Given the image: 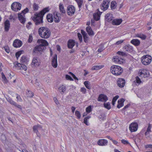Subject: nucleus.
Returning a JSON list of instances; mask_svg holds the SVG:
<instances>
[{
    "mask_svg": "<svg viewBox=\"0 0 152 152\" xmlns=\"http://www.w3.org/2000/svg\"><path fill=\"white\" fill-rule=\"evenodd\" d=\"M1 74L2 78L3 79L4 82L6 83L7 82V80L3 72H2Z\"/></svg>",
    "mask_w": 152,
    "mask_h": 152,
    "instance_id": "c03bdc74",
    "label": "nucleus"
},
{
    "mask_svg": "<svg viewBox=\"0 0 152 152\" xmlns=\"http://www.w3.org/2000/svg\"><path fill=\"white\" fill-rule=\"evenodd\" d=\"M42 127L40 125H35L33 127V130L34 132L37 133L38 130L41 129Z\"/></svg>",
    "mask_w": 152,
    "mask_h": 152,
    "instance_id": "2f4dec72",
    "label": "nucleus"
},
{
    "mask_svg": "<svg viewBox=\"0 0 152 152\" xmlns=\"http://www.w3.org/2000/svg\"><path fill=\"white\" fill-rule=\"evenodd\" d=\"M51 65L54 68H56L57 67V55L56 54L54 56L52 60Z\"/></svg>",
    "mask_w": 152,
    "mask_h": 152,
    "instance_id": "2eb2a0df",
    "label": "nucleus"
},
{
    "mask_svg": "<svg viewBox=\"0 0 152 152\" xmlns=\"http://www.w3.org/2000/svg\"><path fill=\"white\" fill-rule=\"evenodd\" d=\"M121 142L124 144H128L129 142L128 141L125 140H121Z\"/></svg>",
    "mask_w": 152,
    "mask_h": 152,
    "instance_id": "e2e57ef3",
    "label": "nucleus"
},
{
    "mask_svg": "<svg viewBox=\"0 0 152 152\" xmlns=\"http://www.w3.org/2000/svg\"><path fill=\"white\" fill-rule=\"evenodd\" d=\"M14 105L17 108L20 109L21 110H22L21 106L20 105L17 104L16 103H15V104H14Z\"/></svg>",
    "mask_w": 152,
    "mask_h": 152,
    "instance_id": "052dcab7",
    "label": "nucleus"
},
{
    "mask_svg": "<svg viewBox=\"0 0 152 152\" xmlns=\"http://www.w3.org/2000/svg\"><path fill=\"white\" fill-rule=\"evenodd\" d=\"M21 7V4L17 2L13 3L11 5L12 9L15 11H17L19 10H20Z\"/></svg>",
    "mask_w": 152,
    "mask_h": 152,
    "instance_id": "6e6552de",
    "label": "nucleus"
},
{
    "mask_svg": "<svg viewBox=\"0 0 152 152\" xmlns=\"http://www.w3.org/2000/svg\"><path fill=\"white\" fill-rule=\"evenodd\" d=\"M48 8H45L39 13H36L33 18V20L35 24L38 25L42 23V19L43 15L47 12L49 11Z\"/></svg>",
    "mask_w": 152,
    "mask_h": 152,
    "instance_id": "f257e3e1",
    "label": "nucleus"
},
{
    "mask_svg": "<svg viewBox=\"0 0 152 152\" xmlns=\"http://www.w3.org/2000/svg\"><path fill=\"white\" fill-rule=\"evenodd\" d=\"M101 14V13L99 12L94 13L93 14V17L94 19L96 21L99 20L100 18Z\"/></svg>",
    "mask_w": 152,
    "mask_h": 152,
    "instance_id": "393cba45",
    "label": "nucleus"
},
{
    "mask_svg": "<svg viewBox=\"0 0 152 152\" xmlns=\"http://www.w3.org/2000/svg\"><path fill=\"white\" fill-rule=\"evenodd\" d=\"M75 11V7L73 6H69L67 8V13L69 15H72L73 14Z\"/></svg>",
    "mask_w": 152,
    "mask_h": 152,
    "instance_id": "ddd939ff",
    "label": "nucleus"
},
{
    "mask_svg": "<svg viewBox=\"0 0 152 152\" xmlns=\"http://www.w3.org/2000/svg\"><path fill=\"white\" fill-rule=\"evenodd\" d=\"M75 115L79 119L80 118L81 115L79 111H76L75 112Z\"/></svg>",
    "mask_w": 152,
    "mask_h": 152,
    "instance_id": "a18cd8bd",
    "label": "nucleus"
},
{
    "mask_svg": "<svg viewBox=\"0 0 152 152\" xmlns=\"http://www.w3.org/2000/svg\"><path fill=\"white\" fill-rule=\"evenodd\" d=\"M124 50L129 53L132 52L133 50V47L129 45L124 46Z\"/></svg>",
    "mask_w": 152,
    "mask_h": 152,
    "instance_id": "412c9836",
    "label": "nucleus"
},
{
    "mask_svg": "<svg viewBox=\"0 0 152 152\" xmlns=\"http://www.w3.org/2000/svg\"><path fill=\"white\" fill-rule=\"evenodd\" d=\"M27 61V60L25 56H22L20 59V62L21 63H26Z\"/></svg>",
    "mask_w": 152,
    "mask_h": 152,
    "instance_id": "e433bc0d",
    "label": "nucleus"
},
{
    "mask_svg": "<svg viewBox=\"0 0 152 152\" xmlns=\"http://www.w3.org/2000/svg\"><path fill=\"white\" fill-rule=\"evenodd\" d=\"M107 141L105 139L99 140L97 142L98 144L100 146H104L107 145Z\"/></svg>",
    "mask_w": 152,
    "mask_h": 152,
    "instance_id": "6ab92c4d",
    "label": "nucleus"
},
{
    "mask_svg": "<svg viewBox=\"0 0 152 152\" xmlns=\"http://www.w3.org/2000/svg\"><path fill=\"white\" fill-rule=\"evenodd\" d=\"M137 37L143 39H145L146 37L145 35L142 34H137Z\"/></svg>",
    "mask_w": 152,
    "mask_h": 152,
    "instance_id": "ea45409f",
    "label": "nucleus"
},
{
    "mask_svg": "<svg viewBox=\"0 0 152 152\" xmlns=\"http://www.w3.org/2000/svg\"><path fill=\"white\" fill-rule=\"evenodd\" d=\"M116 3L115 1H112L111 4V7L112 9H114L115 8Z\"/></svg>",
    "mask_w": 152,
    "mask_h": 152,
    "instance_id": "58836bf2",
    "label": "nucleus"
},
{
    "mask_svg": "<svg viewBox=\"0 0 152 152\" xmlns=\"http://www.w3.org/2000/svg\"><path fill=\"white\" fill-rule=\"evenodd\" d=\"M66 90V86L63 85H61L59 87L58 89V91L62 94H64V93L65 92Z\"/></svg>",
    "mask_w": 152,
    "mask_h": 152,
    "instance_id": "aec40b11",
    "label": "nucleus"
},
{
    "mask_svg": "<svg viewBox=\"0 0 152 152\" xmlns=\"http://www.w3.org/2000/svg\"><path fill=\"white\" fill-rule=\"evenodd\" d=\"M110 70L112 73L116 75H120L123 72L122 68L117 65H113L110 68Z\"/></svg>",
    "mask_w": 152,
    "mask_h": 152,
    "instance_id": "20e7f679",
    "label": "nucleus"
},
{
    "mask_svg": "<svg viewBox=\"0 0 152 152\" xmlns=\"http://www.w3.org/2000/svg\"><path fill=\"white\" fill-rule=\"evenodd\" d=\"M151 124H148V128H147L146 131H147V132H151Z\"/></svg>",
    "mask_w": 152,
    "mask_h": 152,
    "instance_id": "5fc2aeb1",
    "label": "nucleus"
},
{
    "mask_svg": "<svg viewBox=\"0 0 152 152\" xmlns=\"http://www.w3.org/2000/svg\"><path fill=\"white\" fill-rule=\"evenodd\" d=\"M125 81L123 79H118L117 81V85L120 87H123L125 85Z\"/></svg>",
    "mask_w": 152,
    "mask_h": 152,
    "instance_id": "f3484780",
    "label": "nucleus"
},
{
    "mask_svg": "<svg viewBox=\"0 0 152 152\" xmlns=\"http://www.w3.org/2000/svg\"><path fill=\"white\" fill-rule=\"evenodd\" d=\"M105 20L107 21H110L113 19V17L111 13H107L105 15Z\"/></svg>",
    "mask_w": 152,
    "mask_h": 152,
    "instance_id": "5701e85b",
    "label": "nucleus"
},
{
    "mask_svg": "<svg viewBox=\"0 0 152 152\" xmlns=\"http://www.w3.org/2000/svg\"><path fill=\"white\" fill-rule=\"evenodd\" d=\"M117 54H118L119 55L122 56H124L126 55V54L125 53L123 52H121L120 51H118L117 52Z\"/></svg>",
    "mask_w": 152,
    "mask_h": 152,
    "instance_id": "603ef678",
    "label": "nucleus"
},
{
    "mask_svg": "<svg viewBox=\"0 0 152 152\" xmlns=\"http://www.w3.org/2000/svg\"><path fill=\"white\" fill-rule=\"evenodd\" d=\"M80 91L83 94H85L86 92V90L85 88L84 87H82L80 88Z\"/></svg>",
    "mask_w": 152,
    "mask_h": 152,
    "instance_id": "de8ad7c7",
    "label": "nucleus"
},
{
    "mask_svg": "<svg viewBox=\"0 0 152 152\" xmlns=\"http://www.w3.org/2000/svg\"><path fill=\"white\" fill-rule=\"evenodd\" d=\"M90 118V116H88L85 117L84 120V123L86 124V125H88V123L87 120Z\"/></svg>",
    "mask_w": 152,
    "mask_h": 152,
    "instance_id": "37998d69",
    "label": "nucleus"
},
{
    "mask_svg": "<svg viewBox=\"0 0 152 152\" xmlns=\"http://www.w3.org/2000/svg\"><path fill=\"white\" fill-rule=\"evenodd\" d=\"M7 100L10 103V104L12 105H14V104H15L16 102L12 101V99L10 98H8L7 99Z\"/></svg>",
    "mask_w": 152,
    "mask_h": 152,
    "instance_id": "49530a36",
    "label": "nucleus"
},
{
    "mask_svg": "<svg viewBox=\"0 0 152 152\" xmlns=\"http://www.w3.org/2000/svg\"><path fill=\"white\" fill-rule=\"evenodd\" d=\"M107 100V97L105 95L103 94H100L98 98V100L99 101L105 102Z\"/></svg>",
    "mask_w": 152,
    "mask_h": 152,
    "instance_id": "dca6fc26",
    "label": "nucleus"
},
{
    "mask_svg": "<svg viewBox=\"0 0 152 152\" xmlns=\"http://www.w3.org/2000/svg\"><path fill=\"white\" fill-rule=\"evenodd\" d=\"M5 29L6 31H7L9 29L10 26V23L8 20H6L4 23Z\"/></svg>",
    "mask_w": 152,
    "mask_h": 152,
    "instance_id": "7c9ffc66",
    "label": "nucleus"
},
{
    "mask_svg": "<svg viewBox=\"0 0 152 152\" xmlns=\"http://www.w3.org/2000/svg\"><path fill=\"white\" fill-rule=\"evenodd\" d=\"M145 148H152V145L151 144L147 145L145 146Z\"/></svg>",
    "mask_w": 152,
    "mask_h": 152,
    "instance_id": "0e129e2a",
    "label": "nucleus"
},
{
    "mask_svg": "<svg viewBox=\"0 0 152 152\" xmlns=\"http://www.w3.org/2000/svg\"><path fill=\"white\" fill-rule=\"evenodd\" d=\"M4 48V50L7 53H9L10 52V50L9 48L7 47H5Z\"/></svg>",
    "mask_w": 152,
    "mask_h": 152,
    "instance_id": "bf43d9fd",
    "label": "nucleus"
},
{
    "mask_svg": "<svg viewBox=\"0 0 152 152\" xmlns=\"http://www.w3.org/2000/svg\"><path fill=\"white\" fill-rule=\"evenodd\" d=\"M37 42L39 44V45L35 47L33 50V52L36 53H37L38 52L42 51L44 50V47L48 45V42L46 40L42 39H38Z\"/></svg>",
    "mask_w": 152,
    "mask_h": 152,
    "instance_id": "f03ea898",
    "label": "nucleus"
},
{
    "mask_svg": "<svg viewBox=\"0 0 152 152\" xmlns=\"http://www.w3.org/2000/svg\"><path fill=\"white\" fill-rule=\"evenodd\" d=\"M75 42L73 40H70L68 43V47L69 48H72L75 45Z\"/></svg>",
    "mask_w": 152,
    "mask_h": 152,
    "instance_id": "c85d7f7f",
    "label": "nucleus"
},
{
    "mask_svg": "<svg viewBox=\"0 0 152 152\" xmlns=\"http://www.w3.org/2000/svg\"><path fill=\"white\" fill-rule=\"evenodd\" d=\"M104 107L108 110L111 108V106L109 102L104 103Z\"/></svg>",
    "mask_w": 152,
    "mask_h": 152,
    "instance_id": "f704fd0d",
    "label": "nucleus"
},
{
    "mask_svg": "<svg viewBox=\"0 0 152 152\" xmlns=\"http://www.w3.org/2000/svg\"><path fill=\"white\" fill-rule=\"evenodd\" d=\"M104 66L103 65H96L93 66L92 68V70H98L102 69Z\"/></svg>",
    "mask_w": 152,
    "mask_h": 152,
    "instance_id": "473e14b6",
    "label": "nucleus"
},
{
    "mask_svg": "<svg viewBox=\"0 0 152 152\" xmlns=\"http://www.w3.org/2000/svg\"><path fill=\"white\" fill-rule=\"evenodd\" d=\"M86 31L89 35H93L94 34V32L90 26H88L86 28Z\"/></svg>",
    "mask_w": 152,
    "mask_h": 152,
    "instance_id": "cd10ccee",
    "label": "nucleus"
},
{
    "mask_svg": "<svg viewBox=\"0 0 152 152\" xmlns=\"http://www.w3.org/2000/svg\"><path fill=\"white\" fill-rule=\"evenodd\" d=\"M27 96L29 97H32L34 96L33 93L31 91H28L26 93Z\"/></svg>",
    "mask_w": 152,
    "mask_h": 152,
    "instance_id": "a19ab883",
    "label": "nucleus"
},
{
    "mask_svg": "<svg viewBox=\"0 0 152 152\" xmlns=\"http://www.w3.org/2000/svg\"><path fill=\"white\" fill-rule=\"evenodd\" d=\"M151 57L149 55L143 56L141 58V61L142 64L144 65H148L152 61Z\"/></svg>",
    "mask_w": 152,
    "mask_h": 152,
    "instance_id": "39448f33",
    "label": "nucleus"
},
{
    "mask_svg": "<svg viewBox=\"0 0 152 152\" xmlns=\"http://www.w3.org/2000/svg\"><path fill=\"white\" fill-rule=\"evenodd\" d=\"M76 1L77 3L78 7L79 8H80L82 5L83 2V0H77Z\"/></svg>",
    "mask_w": 152,
    "mask_h": 152,
    "instance_id": "4c0bfd02",
    "label": "nucleus"
},
{
    "mask_svg": "<svg viewBox=\"0 0 152 152\" xmlns=\"http://www.w3.org/2000/svg\"><path fill=\"white\" fill-rule=\"evenodd\" d=\"M16 99L18 101L21 102L22 101V99H21L20 96H16Z\"/></svg>",
    "mask_w": 152,
    "mask_h": 152,
    "instance_id": "69168bd1",
    "label": "nucleus"
},
{
    "mask_svg": "<svg viewBox=\"0 0 152 152\" xmlns=\"http://www.w3.org/2000/svg\"><path fill=\"white\" fill-rule=\"evenodd\" d=\"M47 18L48 22L52 23L53 21V17L51 14H48L47 16Z\"/></svg>",
    "mask_w": 152,
    "mask_h": 152,
    "instance_id": "c756f323",
    "label": "nucleus"
},
{
    "mask_svg": "<svg viewBox=\"0 0 152 152\" xmlns=\"http://www.w3.org/2000/svg\"><path fill=\"white\" fill-rule=\"evenodd\" d=\"M139 75L142 78H146L149 75V72L145 69H141L139 71Z\"/></svg>",
    "mask_w": 152,
    "mask_h": 152,
    "instance_id": "0eeeda50",
    "label": "nucleus"
},
{
    "mask_svg": "<svg viewBox=\"0 0 152 152\" xmlns=\"http://www.w3.org/2000/svg\"><path fill=\"white\" fill-rule=\"evenodd\" d=\"M136 82L138 83H141V81L140 78L138 77H137L136 78Z\"/></svg>",
    "mask_w": 152,
    "mask_h": 152,
    "instance_id": "13d9d810",
    "label": "nucleus"
},
{
    "mask_svg": "<svg viewBox=\"0 0 152 152\" xmlns=\"http://www.w3.org/2000/svg\"><path fill=\"white\" fill-rule=\"evenodd\" d=\"M40 63L39 59L37 57H35L33 59L31 66L32 67H37L39 65Z\"/></svg>",
    "mask_w": 152,
    "mask_h": 152,
    "instance_id": "9d476101",
    "label": "nucleus"
},
{
    "mask_svg": "<svg viewBox=\"0 0 152 152\" xmlns=\"http://www.w3.org/2000/svg\"><path fill=\"white\" fill-rule=\"evenodd\" d=\"M122 21V20L121 19H114L112 22V24L113 25H118L121 23Z\"/></svg>",
    "mask_w": 152,
    "mask_h": 152,
    "instance_id": "4be33fe9",
    "label": "nucleus"
},
{
    "mask_svg": "<svg viewBox=\"0 0 152 152\" xmlns=\"http://www.w3.org/2000/svg\"><path fill=\"white\" fill-rule=\"evenodd\" d=\"M28 8H26L22 11V13L18 14V17L19 20L21 23L24 24L26 21V18H25V14L28 11Z\"/></svg>",
    "mask_w": 152,
    "mask_h": 152,
    "instance_id": "423d86ee",
    "label": "nucleus"
},
{
    "mask_svg": "<svg viewBox=\"0 0 152 152\" xmlns=\"http://www.w3.org/2000/svg\"><path fill=\"white\" fill-rule=\"evenodd\" d=\"M131 43L135 46H138L140 45V42L138 39H134L131 41Z\"/></svg>",
    "mask_w": 152,
    "mask_h": 152,
    "instance_id": "bb28decb",
    "label": "nucleus"
},
{
    "mask_svg": "<svg viewBox=\"0 0 152 152\" xmlns=\"http://www.w3.org/2000/svg\"><path fill=\"white\" fill-rule=\"evenodd\" d=\"M22 51H20L16 53L15 56L16 58H18L22 54Z\"/></svg>",
    "mask_w": 152,
    "mask_h": 152,
    "instance_id": "3c124183",
    "label": "nucleus"
},
{
    "mask_svg": "<svg viewBox=\"0 0 152 152\" xmlns=\"http://www.w3.org/2000/svg\"><path fill=\"white\" fill-rule=\"evenodd\" d=\"M54 20L56 23H58L59 22L61 17L60 15L59 14L56 13L54 14Z\"/></svg>",
    "mask_w": 152,
    "mask_h": 152,
    "instance_id": "b1692460",
    "label": "nucleus"
},
{
    "mask_svg": "<svg viewBox=\"0 0 152 152\" xmlns=\"http://www.w3.org/2000/svg\"><path fill=\"white\" fill-rule=\"evenodd\" d=\"M113 60L115 63L121 64H123L125 62V60L123 58H121L120 56H114Z\"/></svg>",
    "mask_w": 152,
    "mask_h": 152,
    "instance_id": "f8f14e48",
    "label": "nucleus"
},
{
    "mask_svg": "<svg viewBox=\"0 0 152 152\" xmlns=\"http://www.w3.org/2000/svg\"><path fill=\"white\" fill-rule=\"evenodd\" d=\"M86 112L87 113H89L91 111V106H89L86 108Z\"/></svg>",
    "mask_w": 152,
    "mask_h": 152,
    "instance_id": "09e8293b",
    "label": "nucleus"
},
{
    "mask_svg": "<svg viewBox=\"0 0 152 152\" xmlns=\"http://www.w3.org/2000/svg\"><path fill=\"white\" fill-rule=\"evenodd\" d=\"M104 50V48L103 47L99 48L98 50V52H102L103 50Z\"/></svg>",
    "mask_w": 152,
    "mask_h": 152,
    "instance_id": "774afa93",
    "label": "nucleus"
},
{
    "mask_svg": "<svg viewBox=\"0 0 152 152\" xmlns=\"http://www.w3.org/2000/svg\"><path fill=\"white\" fill-rule=\"evenodd\" d=\"M81 33L82 34L83 37L87 35V34L85 32V31L83 30H81Z\"/></svg>",
    "mask_w": 152,
    "mask_h": 152,
    "instance_id": "680f3d73",
    "label": "nucleus"
},
{
    "mask_svg": "<svg viewBox=\"0 0 152 152\" xmlns=\"http://www.w3.org/2000/svg\"><path fill=\"white\" fill-rule=\"evenodd\" d=\"M15 66L18 69L23 70L24 71H26L27 69V67L26 65L20 63L17 64L15 65Z\"/></svg>",
    "mask_w": 152,
    "mask_h": 152,
    "instance_id": "4468645a",
    "label": "nucleus"
},
{
    "mask_svg": "<svg viewBox=\"0 0 152 152\" xmlns=\"http://www.w3.org/2000/svg\"><path fill=\"white\" fill-rule=\"evenodd\" d=\"M138 127V124L136 122H133L130 124L129 129L131 132H135L137 131Z\"/></svg>",
    "mask_w": 152,
    "mask_h": 152,
    "instance_id": "1a4fd4ad",
    "label": "nucleus"
},
{
    "mask_svg": "<svg viewBox=\"0 0 152 152\" xmlns=\"http://www.w3.org/2000/svg\"><path fill=\"white\" fill-rule=\"evenodd\" d=\"M38 33L41 37L47 39L49 37L50 35V32L48 28L42 27L38 30Z\"/></svg>",
    "mask_w": 152,
    "mask_h": 152,
    "instance_id": "7ed1b4c3",
    "label": "nucleus"
},
{
    "mask_svg": "<svg viewBox=\"0 0 152 152\" xmlns=\"http://www.w3.org/2000/svg\"><path fill=\"white\" fill-rule=\"evenodd\" d=\"M118 97H119L117 95V96H115V97H113V100L114 101H116V100H117V99L118 98Z\"/></svg>",
    "mask_w": 152,
    "mask_h": 152,
    "instance_id": "338daca9",
    "label": "nucleus"
},
{
    "mask_svg": "<svg viewBox=\"0 0 152 152\" xmlns=\"http://www.w3.org/2000/svg\"><path fill=\"white\" fill-rule=\"evenodd\" d=\"M124 101L125 100L123 98H121L120 100H118V104L117 106V108H120L121 107L123 106L124 102Z\"/></svg>",
    "mask_w": 152,
    "mask_h": 152,
    "instance_id": "a878e982",
    "label": "nucleus"
},
{
    "mask_svg": "<svg viewBox=\"0 0 152 152\" xmlns=\"http://www.w3.org/2000/svg\"><path fill=\"white\" fill-rule=\"evenodd\" d=\"M77 35L79 40L81 42L83 40L81 35L80 33H78Z\"/></svg>",
    "mask_w": 152,
    "mask_h": 152,
    "instance_id": "864d4df0",
    "label": "nucleus"
},
{
    "mask_svg": "<svg viewBox=\"0 0 152 152\" xmlns=\"http://www.w3.org/2000/svg\"><path fill=\"white\" fill-rule=\"evenodd\" d=\"M59 7L60 11L62 13H65V11L64 9V7L62 4H60Z\"/></svg>",
    "mask_w": 152,
    "mask_h": 152,
    "instance_id": "c9c22d12",
    "label": "nucleus"
},
{
    "mask_svg": "<svg viewBox=\"0 0 152 152\" xmlns=\"http://www.w3.org/2000/svg\"><path fill=\"white\" fill-rule=\"evenodd\" d=\"M65 78L67 80H69L71 81L73 80V79L69 75H66L65 76Z\"/></svg>",
    "mask_w": 152,
    "mask_h": 152,
    "instance_id": "8fccbe9b",
    "label": "nucleus"
},
{
    "mask_svg": "<svg viewBox=\"0 0 152 152\" xmlns=\"http://www.w3.org/2000/svg\"><path fill=\"white\" fill-rule=\"evenodd\" d=\"M86 87L88 89H91L90 82L88 81H85L84 83Z\"/></svg>",
    "mask_w": 152,
    "mask_h": 152,
    "instance_id": "72a5a7b5",
    "label": "nucleus"
},
{
    "mask_svg": "<svg viewBox=\"0 0 152 152\" xmlns=\"http://www.w3.org/2000/svg\"><path fill=\"white\" fill-rule=\"evenodd\" d=\"M109 0H104L100 7L101 9L104 11L107 10L109 7Z\"/></svg>",
    "mask_w": 152,
    "mask_h": 152,
    "instance_id": "9b49d317",
    "label": "nucleus"
},
{
    "mask_svg": "<svg viewBox=\"0 0 152 152\" xmlns=\"http://www.w3.org/2000/svg\"><path fill=\"white\" fill-rule=\"evenodd\" d=\"M123 41L124 40H121L117 42L115 44L116 45H118L119 44L122 43L123 42Z\"/></svg>",
    "mask_w": 152,
    "mask_h": 152,
    "instance_id": "6e6d98bb",
    "label": "nucleus"
},
{
    "mask_svg": "<svg viewBox=\"0 0 152 152\" xmlns=\"http://www.w3.org/2000/svg\"><path fill=\"white\" fill-rule=\"evenodd\" d=\"M22 42L18 39L15 40L13 43V46L15 48L20 47L22 45Z\"/></svg>",
    "mask_w": 152,
    "mask_h": 152,
    "instance_id": "a211bd4d",
    "label": "nucleus"
},
{
    "mask_svg": "<svg viewBox=\"0 0 152 152\" xmlns=\"http://www.w3.org/2000/svg\"><path fill=\"white\" fill-rule=\"evenodd\" d=\"M39 8V7L37 4L34 3L33 5V8L34 11H37Z\"/></svg>",
    "mask_w": 152,
    "mask_h": 152,
    "instance_id": "79ce46f5",
    "label": "nucleus"
},
{
    "mask_svg": "<svg viewBox=\"0 0 152 152\" xmlns=\"http://www.w3.org/2000/svg\"><path fill=\"white\" fill-rule=\"evenodd\" d=\"M84 41L85 42H87L88 41V37L87 36V35L83 37Z\"/></svg>",
    "mask_w": 152,
    "mask_h": 152,
    "instance_id": "4d7b16f0",
    "label": "nucleus"
}]
</instances>
